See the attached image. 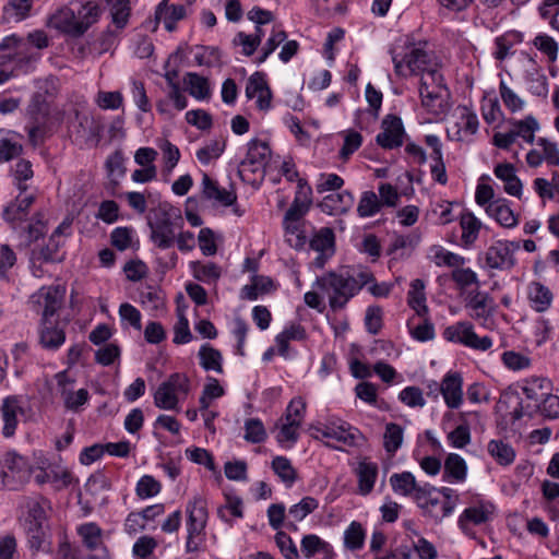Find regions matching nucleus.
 <instances>
[{"instance_id": "obj_43", "label": "nucleus", "mask_w": 559, "mask_h": 559, "mask_svg": "<svg viewBox=\"0 0 559 559\" xmlns=\"http://www.w3.org/2000/svg\"><path fill=\"white\" fill-rule=\"evenodd\" d=\"M390 485L393 491L402 496L415 497L417 486L416 479L411 472L395 473L390 477Z\"/></svg>"}, {"instance_id": "obj_63", "label": "nucleus", "mask_w": 559, "mask_h": 559, "mask_svg": "<svg viewBox=\"0 0 559 559\" xmlns=\"http://www.w3.org/2000/svg\"><path fill=\"white\" fill-rule=\"evenodd\" d=\"M225 146V141L214 140L197 151V158L206 165L211 160L218 158L223 154Z\"/></svg>"}, {"instance_id": "obj_28", "label": "nucleus", "mask_w": 559, "mask_h": 559, "mask_svg": "<svg viewBox=\"0 0 559 559\" xmlns=\"http://www.w3.org/2000/svg\"><path fill=\"white\" fill-rule=\"evenodd\" d=\"M169 0H163L155 10L156 22L163 21L165 28L173 32L178 21L186 16V8L182 4L168 5Z\"/></svg>"}, {"instance_id": "obj_36", "label": "nucleus", "mask_w": 559, "mask_h": 559, "mask_svg": "<svg viewBox=\"0 0 559 559\" xmlns=\"http://www.w3.org/2000/svg\"><path fill=\"white\" fill-rule=\"evenodd\" d=\"M551 389V381L544 377H531L522 385L523 394L535 404L548 395Z\"/></svg>"}, {"instance_id": "obj_57", "label": "nucleus", "mask_w": 559, "mask_h": 559, "mask_svg": "<svg viewBox=\"0 0 559 559\" xmlns=\"http://www.w3.org/2000/svg\"><path fill=\"white\" fill-rule=\"evenodd\" d=\"M319 507V501L310 496L302 498L298 503L292 506L288 514L294 521H302L308 514L312 513Z\"/></svg>"}, {"instance_id": "obj_12", "label": "nucleus", "mask_w": 559, "mask_h": 559, "mask_svg": "<svg viewBox=\"0 0 559 559\" xmlns=\"http://www.w3.org/2000/svg\"><path fill=\"white\" fill-rule=\"evenodd\" d=\"M465 308L469 311L472 319L485 322L492 317L496 306L488 293L476 288L467 294Z\"/></svg>"}, {"instance_id": "obj_48", "label": "nucleus", "mask_w": 559, "mask_h": 559, "mask_svg": "<svg viewBox=\"0 0 559 559\" xmlns=\"http://www.w3.org/2000/svg\"><path fill=\"white\" fill-rule=\"evenodd\" d=\"M110 5L111 23L117 29H123L131 16V2L130 0H112Z\"/></svg>"}, {"instance_id": "obj_21", "label": "nucleus", "mask_w": 559, "mask_h": 559, "mask_svg": "<svg viewBox=\"0 0 559 559\" xmlns=\"http://www.w3.org/2000/svg\"><path fill=\"white\" fill-rule=\"evenodd\" d=\"M495 176L503 182V190L509 195L522 197V182L516 176L515 167L511 163H500L493 168Z\"/></svg>"}, {"instance_id": "obj_32", "label": "nucleus", "mask_w": 559, "mask_h": 559, "mask_svg": "<svg viewBox=\"0 0 559 559\" xmlns=\"http://www.w3.org/2000/svg\"><path fill=\"white\" fill-rule=\"evenodd\" d=\"M527 298L531 307L537 312L549 309L552 302V293L540 282H532L527 288Z\"/></svg>"}, {"instance_id": "obj_27", "label": "nucleus", "mask_w": 559, "mask_h": 559, "mask_svg": "<svg viewBox=\"0 0 559 559\" xmlns=\"http://www.w3.org/2000/svg\"><path fill=\"white\" fill-rule=\"evenodd\" d=\"M29 471L31 467L28 466L26 459L22 455L15 452H8L4 455L2 463V475L4 479L16 478L19 480H23L28 476Z\"/></svg>"}, {"instance_id": "obj_11", "label": "nucleus", "mask_w": 559, "mask_h": 559, "mask_svg": "<svg viewBox=\"0 0 559 559\" xmlns=\"http://www.w3.org/2000/svg\"><path fill=\"white\" fill-rule=\"evenodd\" d=\"M310 249L318 252L313 264L318 269H323L326 261L335 252V235L332 228L322 227L311 237L309 241Z\"/></svg>"}, {"instance_id": "obj_34", "label": "nucleus", "mask_w": 559, "mask_h": 559, "mask_svg": "<svg viewBox=\"0 0 559 559\" xmlns=\"http://www.w3.org/2000/svg\"><path fill=\"white\" fill-rule=\"evenodd\" d=\"M358 478V491L362 496L369 495L378 477V466L376 463L364 460L358 463L356 468Z\"/></svg>"}, {"instance_id": "obj_24", "label": "nucleus", "mask_w": 559, "mask_h": 559, "mask_svg": "<svg viewBox=\"0 0 559 559\" xmlns=\"http://www.w3.org/2000/svg\"><path fill=\"white\" fill-rule=\"evenodd\" d=\"M203 194L207 200H214L223 206H229L237 200L236 191L221 188L216 181L212 180L207 174L202 178Z\"/></svg>"}, {"instance_id": "obj_46", "label": "nucleus", "mask_w": 559, "mask_h": 559, "mask_svg": "<svg viewBox=\"0 0 559 559\" xmlns=\"http://www.w3.org/2000/svg\"><path fill=\"white\" fill-rule=\"evenodd\" d=\"M307 337L306 329L300 324H290L282 333H280L275 341L278 347V353L286 357L288 355L289 341H302Z\"/></svg>"}, {"instance_id": "obj_14", "label": "nucleus", "mask_w": 559, "mask_h": 559, "mask_svg": "<svg viewBox=\"0 0 559 559\" xmlns=\"http://www.w3.org/2000/svg\"><path fill=\"white\" fill-rule=\"evenodd\" d=\"M440 394H442L444 403L449 408H459L463 403L462 376L453 371L445 373L440 383Z\"/></svg>"}, {"instance_id": "obj_33", "label": "nucleus", "mask_w": 559, "mask_h": 559, "mask_svg": "<svg viewBox=\"0 0 559 559\" xmlns=\"http://www.w3.org/2000/svg\"><path fill=\"white\" fill-rule=\"evenodd\" d=\"M27 536V543L33 552L49 549L48 524H23Z\"/></svg>"}, {"instance_id": "obj_8", "label": "nucleus", "mask_w": 559, "mask_h": 559, "mask_svg": "<svg viewBox=\"0 0 559 559\" xmlns=\"http://www.w3.org/2000/svg\"><path fill=\"white\" fill-rule=\"evenodd\" d=\"M519 249V241H493L484 253L485 267L499 271L512 270L516 264L514 254Z\"/></svg>"}, {"instance_id": "obj_10", "label": "nucleus", "mask_w": 559, "mask_h": 559, "mask_svg": "<svg viewBox=\"0 0 559 559\" xmlns=\"http://www.w3.org/2000/svg\"><path fill=\"white\" fill-rule=\"evenodd\" d=\"M66 289L60 285L44 286L33 294L31 301L34 306L43 307L41 319H51L61 308Z\"/></svg>"}, {"instance_id": "obj_31", "label": "nucleus", "mask_w": 559, "mask_h": 559, "mask_svg": "<svg viewBox=\"0 0 559 559\" xmlns=\"http://www.w3.org/2000/svg\"><path fill=\"white\" fill-rule=\"evenodd\" d=\"M459 221L462 230L461 245L471 248L478 239L481 222L472 212H463Z\"/></svg>"}, {"instance_id": "obj_40", "label": "nucleus", "mask_w": 559, "mask_h": 559, "mask_svg": "<svg viewBox=\"0 0 559 559\" xmlns=\"http://www.w3.org/2000/svg\"><path fill=\"white\" fill-rule=\"evenodd\" d=\"M407 302L415 310L418 317H426L428 307L426 305L425 283L416 278L411 283V289L407 294Z\"/></svg>"}, {"instance_id": "obj_17", "label": "nucleus", "mask_w": 559, "mask_h": 559, "mask_svg": "<svg viewBox=\"0 0 559 559\" xmlns=\"http://www.w3.org/2000/svg\"><path fill=\"white\" fill-rule=\"evenodd\" d=\"M47 26L55 28L62 34L72 37H80L75 10L68 5H63L52 13L47 20Z\"/></svg>"}, {"instance_id": "obj_55", "label": "nucleus", "mask_w": 559, "mask_h": 559, "mask_svg": "<svg viewBox=\"0 0 559 559\" xmlns=\"http://www.w3.org/2000/svg\"><path fill=\"white\" fill-rule=\"evenodd\" d=\"M12 176L17 189L21 192H25L27 190L26 181L31 180L34 176L32 163L24 158L17 160L12 168Z\"/></svg>"}, {"instance_id": "obj_29", "label": "nucleus", "mask_w": 559, "mask_h": 559, "mask_svg": "<svg viewBox=\"0 0 559 559\" xmlns=\"http://www.w3.org/2000/svg\"><path fill=\"white\" fill-rule=\"evenodd\" d=\"M323 437L341 442L345 445H355L358 430L344 421H329L323 429Z\"/></svg>"}, {"instance_id": "obj_3", "label": "nucleus", "mask_w": 559, "mask_h": 559, "mask_svg": "<svg viewBox=\"0 0 559 559\" xmlns=\"http://www.w3.org/2000/svg\"><path fill=\"white\" fill-rule=\"evenodd\" d=\"M207 503L201 496H195L187 504V552L199 551L205 540V526L207 523Z\"/></svg>"}, {"instance_id": "obj_18", "label": "nucleus", "mask_w": 559, "mask_h": 559, "mask_svg": "<svg viewBox=\"0 0 559 559\" xmlns=\"http://www.w3.org/2000/svg\"><path fill=\"white\" fill-rule=\"evenodd\" d=\"M354 201L353 193L344 190L325 195L319 203V207L329 215H343L353 207Z\"/></svg>"}, {"instance_id": "obj_38", "label": "nucleus", "mask_w": 559, "mask_h": 559, "mask_svg": "<svg viewBox=\"0 0 559 559\" xmlns=\"http://www.w3.org/2000/svg\"><path fill=\"white\" fill-rule=\"evenodd\" d=\"M190 269L195 280L205 284H215L222 276V269L214 262H190Z\"/></svg>"}, {"instance_id": "obj_56", "label": "nucleus", "mask_w": 559, "mask_h": 559, "mask_svg": "<svg viewBox=\"0 0 559 559\" xmlns=\"http://www.w3.org/2000/svg\"><path fill=\"white\" fill-rule=\"evenodd\" d=\"M499 94L506 108L512 112H519L524 109L525 102L504 81L499 84Z\"/></svg>"}, {"instance_id": "obj_26", "label": "nucleus", "mask_w": 559, "mask_h": 559, "mask_svg": "<svg viewBox=\"0 0 559 559\" xmlns=\"http://www.w3.org/2000/svg\"><path fill=\"white\" fill-rule=\"evenodd\" d=\"M3 419V436L9 438L15 433L17 426V415L23 414V408L16 396H8L3 400L1 406Z\"/></svg>"}, {"instance_id": "obj_42", "label": "nucleus", "mask_w": 559, "mask_h": 559, "mask_svg": "<svg viewBox=\"0 0 559 559\" xmlns=\"http://www.w3.org/2000/svg\"><path fill=\"white\" fill-rule=\"evenodd\" d=\"M509 123L516 138H522L530 144L535 141V132L539 129V123L534 116L528 115L521 120L510 119Z\"/></svg>"}, {"instance_id": "obj_41", "label": "nucleus", "mask_w": 559, "mask_h": 559, "mask_svg": "<svg viewBox=\"0 0 559 559\" xmlns=\"http://www.w3.org/2000/svg\"><path fill=\"white\" fill-rule=\"evenodd\" d=\"M487 451L500 466H509L515 460L514 449L502 440H490L487 444Z\"/></svg>"}, {"instance_id": "obj_59", "label": "nucleus", "mask_w": 559, "mask_h": 559, "mask_svg": "<svg viewBox=\"0 0 559 559\" xmlns=\"http://www.w3.org/2000/svg\"><path fill=\"white\" fill-rule=\"evenodd\" d=\"M534 411H538L547 418L559 417V396L551 394V391L543 397L538 403L534 404Z\"/></svg>"}, {"instance_id": "obj_49", "label": "nucleus", "mask_w": 559, "mask_h": 559, "mask_svg": "<svg viewBox=\"0 0 559 559\" xmlns=\"http://www.w3.org/2000/svg\"><path fill=\"white\" fill-rule=\"evenodd\" d=\"M366 531L361 523L353 521L344 532V546L346 549L356 551L365 545Z\"/></svg>"}, {"instance_id": "obj_61", "label": "nucleus", "mask_w": 559, "mask_h": 559, "mask_svg": "<svg viewBox=\"0 0 559 559\" xmlns=\"http://www.w3.org/2000/svg\"><path fill=\"white\" fill-rule=\"evenodd\" d=\"M452 281L461 288L465 289L468 286L476 285L479 287V281L477 274L469 267L459 266L451 273Z\"/></svg>"}, {"instance_id": "obj_4", "label": "nucleus", "mask_w": 559, "mask_h": 559, "mask_svg": "<svg viewBox=\"0 0 559 559\" xmlns=\"http://www.w3.org/2000/svg\"><path fill=\"white\" fill-rule=\"evenodd\" d=\"M419 95L421 105L430 112L439 115L447 109L449 91L440 70L420 78Z\"/></svg>"}, {"instance_id": "obj_30", "label": "nucleus", "mask_w": 559, "mask_h": 559, "mask_svg": "<svg viewBox=\"0 0 559 559\" xmlns=\"http://www.w3.org/2000/svg\"><path fill=\"white\" fill-rule=\"evenodd\" d=\"M436 491L433 487H421L416 490L414 500L417 506L421 508L426 513H428L435 520H442L447 515L442 514V506L440 500L437 497H433L432 493Z\"/></svg>"}, {"instance_id": "obj_54", "label": "nucleus", "mask_w": 559, "mask_h": 559, "mask_svg": "<svg viewBox=\"0 0 559 559\" xmlns=\"http://www.w3.org/2000/svg\"><path fill=\"white\" fill-rule=\"evenodd\" d=\"M382 202L373 191H365L357 206V213L360 217H370L380 212Z\"/></svg>"}, {"instance_id": "obj_39", "label": "nucleus", "mask_w": 559, "mask_h": 559, "mask_svg": "<svg viewBox=\"0 0 559 559\" xmlns=\"http://www.w3.org/2000/svg\"><path fill=\"white\" fill-rule=\"evenodd\" d=\"M189 94L198 100L209 99L211 87L209 80L194 72H188L183 78Z\"/></svg>"}, {"instance_id": "obj_35", "label": "nucleus", "mask_w": 559, "mask_h": 559, "mask_svg": "<svg viewBox=\"0 0 559 559\" xmlns=\"http://www.w3.org/2000/svg\"><path fill=\"white\" fill-rule=\"evenodd\" d=\"M467 466L464 459L450 453L444 461L443 480L448 483H463L466 479Z\"/></svg>"}, {"instance_id": "obj_5", "label": "nucleus", "mask_w": 559, "mask_h": 559, "mask_svg": "<svg viewBox=\"0 0 559 559\" xmlns=\"http://www.w3.org/2000/svg\"><path fill=\"white\" fill-rule=\"evenodd\" d=\"M189 391V378L185 373H173L155 391L154 404L160 409H177L180 396H187Z\"/></svg>"}, {"instance_id": "obj_58", "label": "nucleus", "mask_w": 559, "mask_h": 559, "mask_svg": "<svg viewBox=\"0 0 559 559\" xmlns=\"http://www.w3.org/2000/svg\"><path fill=\"white\" fill-rule=\"evenodd\" d=\"M480 111L483 119L488 124L504 119L503 111L497 98H484L481 100Z\"/></svg>"}, {"instance_id": "obj_37", "label": "nucleus", "mask_w": 559, "mask_h": 559, "mask_svg": "<svg viewBox=\"0 0 559 559\" xmlns=\"http://www.w3.org/2000/svg\"><path fill=\"white\" fill-rule=\"evenodd\" d=\"M493 512V506L491 503L480 502L476 506H472L466 508L459 519V524L461 528H465L466 523H473L475 525H479L489 520L490 515Z\"/></svg>"}, {"instance_id": "obj_60", "label": "nucleus", "mask_w": 559, "mask_h": 559, "mask_svg": "<svg viewBox=\"0 0 559 559\" xmlns=\"http://www.w3.org/2000/svg\"><path fill=\"white\" fill-rule=\"evenodd\" d=\"M503 365L513 371L526 369L531 366V358L515 350H507L501 355Z\"/></svg>"}, {"instance_id": "obj_22", "label": "nucleus", "mask_w": 559, "mask_h": 559, "mask_svg": "<svg viewBox=\"0 0 559 559\" xmlns=\"http://www.w3.org/2000/svg\"><path fill=\"white\" fill-rule=\"evenodd\" d=\"M151 228V239L160 249L170 248L176 239L173 223L166 216L155 222L148 223Z\"/></svg>"}, {"instance_id": "obj_53", "label": "nucleus", "mask_w": 559, "mask_h": 559, "mask_svg": "<svg viewBox=\"0 0 559 559\" xmlns=\"http://www.w3.org/2000/svg\"><path fill=\"white\" fill-rule=\"evenodd\" d=\"M286 38L287 34L284 29L280 27H273L271 35L261 48V55L257 58L255 62L258 64L263 63L270 57V55H272L277 49V47L286 40Z\"/></svg>"}, {"instance_id": "obj_6", "label": "nucleus", "mask_w": 559, "mask_h": 559, "mask_svg": "<svg viewBox=\"0 0 559 559\" xmlns=\"http://www.w3.org/2000/svg\"><path fill=\"white\" fill-rule=\"evenodd\" d=\"M271 159V148L267 142L253 139L248 143L246 157L240 162L238 175L246 182H253L250 175L260 174L263 177L266 165Z\"/></svg>"}, {"instance_id": "obj_51", "label": "nucleus", "mask_w": 559, "mask_h": 559, "mask_svg": "<svg viewBox=\"0 0 559 559\" xmlns=\"http://www.w3.org/2000/svg\"><path fill=\"white\" fill-rule=\"evenodd\" d=\"M300 424L296 421L285 420L284 418L278 419V433L276 436V440L280 444L292 447L294 445L299 438V428Z\"/></svg>"}, {"instance_id": "obj_50", "label": "nucleus", "mask_w": 559, "mask_h": 559, "mask_svg": "<svg viewBox=\"0 0 559 559\" xmlns=\"http://www.w3.org/2000/svg\"><path fill=\"white\" fill-rule=\"evenodd\" d=\"M273 472L281 478L287 487H290L297 479V471L286 456H275L272 461Z\"/></svg>"}, {"instance_id": "obj_7", "label": "nucleus", "mask_w": 559, "mask_h": 559, "mask_svg": "<svg viewBox=\"0 0 559 559\" xmlns=\"http://www.w3.org/2000/svg\"><path fill=\"white\" fill-rule=\"evenodd\" d=\"M104 130L103 121L99 117L91 115H81L75 112V120L69 126V135L73 143L83 146H97L102 139Z\"/></svg>"}, {"instance_id": "obj_20", "label": "nucleus", "mask_w": 559, "mask_h": 559, "mask_svg": "<svg viewBox=\"0 0 559 559\" xmlns=\"http://www.w3.org/2000/svg\"><path fill=\"white\" fill-rule=\"evenodd\" d=\"M66 342V332L58 323H53L50 319H41L39 330V343L48 350H57Z\"/></svg>"}, {"instance_id": "obj_15", "label": "nucleus", "mask_w": 559, "mask_h": 559, "mask_svg": "<svg viewBox=\"0 0 559 559\" xmlns=\"http://www.w3.org/2000/svg\"><path fill=\"white\" fill-rule=\"evenodd\" d=\"M24 524H47L48 512L51 511L50 501L43 496L26 497L23 499Z\"/></svg>"}, {"instance_id": "obj_9", "label": "nucleus", "mask_w": 559, "mask_h": 559, "mask_svg": "<svg viewBox=\"0 0 559 559\" xmlns=\"http://www.w3.org/2000/svg\"><path fill=\"white\" fill-rule=\"evenodd\" d=\"M376 136V143L383 150H394L404 144L406 132L402 119L395 115H386Z\"/></svg>"}, {"instance_id": "obj_13", "label": "nucleus", "mask_w": 559, "mask_h": 559, "mask_svg": "<svg viewBox=\"0 0 559 559\" xmlns=\"http://www.w3.org/2000/svg\"><path fill=\"white\" fill-rule=\"evenodd\" d=\"M76 532L88 550L97 551V555L90 556L88 559H108V551L103 540V530L96 523L81 524Z\"/></svg>"}, {"instance_id": "obj_1", "label": "nucleus", "mask_w": 559, "mask_h": 559, "mask_svg": "<svg viewBox=\"0 0 559 559\" xmlns=\"http://www.w3.org/2000/svg\"><path fill=\"white\" fill-rule=\"evenodd\" d=\"M373 282L374 276L368 270L343 267L317 277L314 286L328 294L330 308L338 311L344 309L365 285Z\"/></svg>"}, {"instance_id": "obj_25", "label": "nucleus", "mask_w": 559, "mask_h": 559, "mask_svg": "<svg viewBox=\"0 0 559 559\" xmlns=\"http://www.w3.org/2000/svg\"><path fill=\"white\" fill-rule=\"evenodd\" d=\"M486 213L506 228H513L518 225V215L511 210L508 201L497 199L486 206Z\"/></svg>"}, {"instance_id": "obj_47", "label": "nucleus", "mask_w": 559, "mask_h": 559, "mask_svg": "<svg viewBox=\"0 0 559 559\" xmlns=\"http://www.w3.org/2000/svg\"><path fill=\"white\" fill-rule=\"evenodd\" d=\"M200 365L206 371L213 370L217 373L223 372V357L218 349L210 344L202 345L199 350Z\"/></svg>"}, {"instance_id": "obj_62", "label": "nucleus", "mask_w": 559, "mask_h": 559, "mask_svg": "<svg viewBox=\"0 0 559 559\" xmlns=\"http://www.w3.org/2000/svg\"><path fill=\"white\" fill-rule=\"evenodd\" d=\"M300 547L302 555L306 558H311L320 551H325L329 544L318 535L309 534L302 537Z\"/></svg>"}, {"instance_id": "obj_64", "label": "nucleus", "mask_w": 559, "mask_h": 559, "mask_svg": "<svg viewBox=\"0 0 559 559\" xmlns=\"http://www.w3.org/2000/svg\"><path fill=\"white\" fill-rule=\"evenodd\" d=\"M537 147L540 150L544 160L550 166H559V148L556 143L539 138L536 142Z\"/></svg>"}, {"instance_id": "obj_16", "label": "nucleus", "mask_w": 559, "mask_h": 559, "mask_svg": "<svg viewBox=\"0 0 559 559\" xmlns=\"http://www.w3.org/2000/svg\"><path fill=\"white\" fill-rule=\"evenodd\" d=\"M246 96L250 99H257V107L260 110H267L271 107L272 92L262 72L253 73L246 86Z\"/></svg>"}, {"instance_id": "obj_23", "label": "nucleus", "mask_w": 559, "mask_h": 559, "mask_svg": "<svg viewBox=\"0 0 559 559\" xmlns=\"http://www.w3.org/2000/svg\"><path fill=\"white\" fill-rule=\"evenodd\" d=\"M103 13V9L95 1H85L80 4L78 10H75V17L78 24V31L80 37L83 36L87 29L97 23Z\"/></svg>"}, {"instance_id": "obj_19", "label": "nucleus", "mask_w": 559, "mask_h": 559, "mask_svg": "<svg viewBox=\"0 0 559 559\" xmlns=\"http://www.w3.org/2000/svg\"><path fill=\"white\" fill-rule=\"evenodd\" d=\"M35 201L33 194H25L21 192L13 202H11L2 213L4 221L10 223L13 227L24 222L27 218L29 207Z\"/></svg>"}, {"instance_id": "obj_52", "label": "nucleus", "mask_w": 559, "mask_h": 559, "mask_svg": "<svg viewBox=\"0 0 559 559\" xmlns=\"http://www.w3.org/2000/svg\"><path fill=\"white\" fill-rule=\"evenodd\" d=\"M404 437L403 428L395 424L389 423L385 426V431L383 435V448L384 450L393 455L402 445Z\"/></svg>"}, {"instance_id": "obj_44", "label": "nucleus", "mask_w": 559, "mask_h": 559, "mask_svg": "<svg viewBox=\"0 0 559 559\" xmlns=\"http://www.w3.org/2000/svg\"><path fill=\"white\" fill-rule=\"evenodd\" d=\"M430 252H431V261L437 265V266H448V267H453L456 269L459 266H463L466 262L465 258L457 254V253H454L452 251H449L447 249H444L442 246H432L430 248Z\"/></svg>"}, {"instance_id": "obj_2", "label": "nucleus", "mask_w": 559, "mask_h": 559, "mask_svg": "<svg viewBox=\"0 0 559 559\" xmlns=\"http://www.w3.org/2000/svg\"><path fill=\"white\" fill-rule=\"evenodd\" d=\"M395 72L401 76L420 75L432 73L440 70V64L431 52L412 46L403 57L393 56Z\"/></svg>"}, {"instance_id": "obj_45", "label": "nucleus", "mask_w": 559, "mask_h": 559, "mask_svg": "<svg viewBox=\"0 0 559 559\" xmlns=\"http://www.w3.org/2000/svg\"><path fill=\"white\" fill-rule=\"evenodd\" d=\"M473 326L474 325L468 321H460L447 326L443 330L442 336L448 342L468 347L469 333L472 332Z\"/></svg>"}]
</instances>
